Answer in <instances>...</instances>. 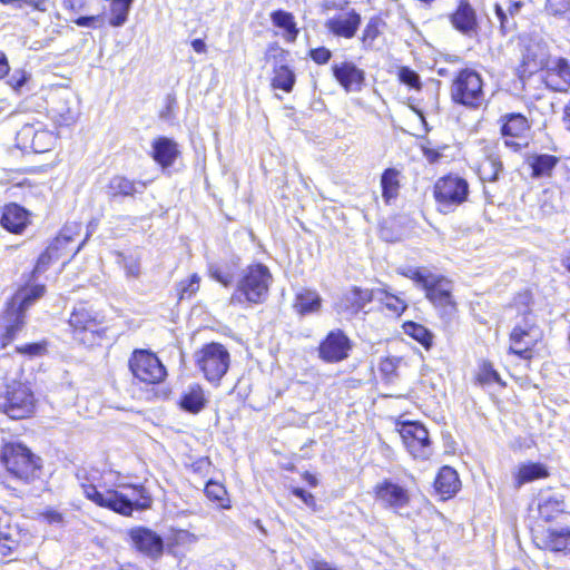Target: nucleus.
I'll return each instance as SVG.
<instances>
[{"label":"nucleus","instance_id":"nucleus-43","mask_svg":"<svg viewBox=\"0 0 570 570\" xmlns=\"http://www.w3.org/2000/svg\"><path fill=\"white\" fill-rule=\"evenodd\" d=\"M58 246L50 244L47 249L39 256L33 273L45 272L53 259L58 258Z\"/></svg>","mask_w":570,"mask_h":570},{"label":"nucleus","instance_id":"nucleus-2","mask_svg":"<svg viewBox=\"0 0 570 570\" xmlns=\"http://www.w3.org/2000/svg\"><path fill=\"white\" fill-rule=\"evenodd\" d=\"M399 273L425 291V297L440 311L442 317L454 316L456 304L452 297V283L449 279L432 273L426 267L407 266L400 268Z\"/></svg>","mask_w":570,"mask_h":570},{"label":"nucleus","instance_id":"nucleus-38","mask_svg":"<svg viewBox=\"0 0 570 570\" xmlns=\"http://www.w3.org/2000/svg\"><path fill=\"white\" fill-rule=\"evenodd\" d=\"M110 19L109 24L112 27H121L128 19L134 0H110Z\"/></svg>","mask_w":570,"mask_h":570},{"label":"nucleus","instance_id":"nucleus-12","mask_svg":"<svg viewBox=\"0 0 570 570\" xmlns=\"http://www.w3.org/2000/svg\"><path fill=\"white\" fill-rule=\"evenodd\" d=\"M73 337L81 343L91 342L99 325L98 314L85 303L77 304L68 320Z\"/></svg>","mask_w":570,"mask_h":570},{"label":"nucleus","instance_id":"nucleus-62","mask_svg":"<svg viewBox=\"0 0 570 570\" xmlns=\"http://www.w3.org/2000/svg\"><path fill=\"white\" fill-rule=\"evenodd\" d=\"M523 3L521 1H515L511 3L508 9L505 10L511 17L514 18L515 14H518L522 8Z\"/></svg>","mask_w":570,"mask_h":570},{"label":"nucleus","instance_id":"nucleus-22","mask_svg":"<svg viewBox=\"0 0 570 570\" xmlns=\"http://www.w3.org/2000/svg\"><path fill=\"white\" fill-rule=\"evenodd\" d=\"M360 24L361 16L356 11L351 10L326 20L325 28L337 37L351 39L355 36Z\"/></svg>","mask_w":570,"mask_h":570},{"label":"nucleus","instance_id":"nucleus-15","mask_svg":"<svg viewBox=\"0 0 570 570\" xmlns=\"http://www.w3.org/2000/svg\"><path fill=\"white\" fill-rule=\"evenodd\" d=\"M375 499L384 508L392 509L397 512L409 505L410 493L409 491L393 482L390 479H385L377 483L374 488Z\"/></svg>","mask_w":570,"mask_h":570},{"label":"nucleus","instance_id":"nucleus-41","mask_svg":"<svg viewBox=\"0 0 570 570\" xmlns=\"http://www.w3.org/2000/svg\"><path fill=\"white\" fill-rule=\"evenodd\" d=\"M377 301L396 315H401L407 307V304L403 299L387 293L385 289H377Z\"/></svg>","mask_w":570,"mask_h":570},{"label":"nucleus","instance_id":"nucleus-11","mask_svg":"<svg viewBox=\"0 0 570 570\" xmlns=\"http://www.w3.org/2000/svg\"><path fill=\"white\" fill-rule=\"evenodd\" d=\"M541 337L531 313H525L523 324H517L510 334V351L523 358H530L532 348Z\"/></svg>","mask_w":570,"mask_h":570},{"label":"nucleus","instance_id":"nucleus-17","mask_svg":"<svg viewBox=\"0 0 570 570\" xmlns=\"http://www.w3.org/2000/svg\"><path fill=\"white\" fill-rule=\"evenodd\" d=\"M544 70V83L548 88L564 92L570 88V62L563 57H552Z\"/></svg>","mask_w":570,"mask_h":570},{"label":"nucleus","instance_id":"nucleus-8","mask_svg":"<svg viewBox=\"0 0 570 570\" xmlns=\"http://www.w3.org/2000/svg\"><path fill=\"white\" fill-rule=\"evenodd\" d=\"M469 191V183L462 177L448 175L439 178L433 190L439 212H453L468 199Z\"/></svg>","mask_w":570,"mask_h":570},{"label":"nucleus","instance_id":"nucleus-44","mask_svg":"<svg viewBox=\"0 0 570 570\" xmlns=\"http://www.w3.org/2000/svg\"><path fill=\"white\" fill-rule=\"evenodd\" d=\"M209 274L215 281L225 287L230 286L234 282V276L229 268L218 264L209 265Z\"/></svg>","mask_w":570,"mask_h":570},{"label":"nucleus","instance_id":"nucleus-46","mask_svg":"<svg viewBox=\"0 0 570 570\" xmlns=\"http://www.w3.org/2000/svg\"><path fill=\"white\" fill-rule=\"evenodd\" d=\"M478 381L480 384L501 383V377L491 363L484 362L480 366Z\"/></svg>","mask_w":570,"mask_h":570},{"label":"nucleus","instance_id":"nucleus-64","mask_svg":"<svg viewBox=\"0 0 570 570\" xmlns=\"http://www.w3.org/2000/svg\"><path fill=\"white\" fill-rule=\"evenodd\" d=\"M563 122L566 128L570 131V101L566 105L563 110Z\"/></svg>","mask_w":570,"mask_h":570},{"label":"nucleus","instance_id":"nucleus-50","mask_svg":"<svg viewBox=\"0 0 570 570\" xmlns=\"http://www.w3.org/2000/svg\"><path fill=\"white\" fill-rule=\"evenodd\" d=\"M379 21L375 19L370 20L365 29L363 30L362 42L364 47H371L374 40L379 37Z\"/></svg>","mask_w":570,"mask_h":570},{"label":"nucleus","instance_id":"nucleus-55","mask_svg":"<svg viewBox=\"0 0 570 570\" xmlns=\"http://www.w3.org/2000/svg\"><path fill=\"white\" fill-rule=\"evenodd\" d=\"M309 56L314 62H316L318 65H324L330 61V59L332 57V52H331V50H328L325 47H320V48L312 49L309 51Z\"/></svg>","mask_w":570,"mask_h":570},{"label":"nucleus","instance_id":"nucleus-27","mask_svg":"<svg viewBox=\"0 0 570 570\" xmlns=\"http://www.w3.org/2000/svg\"><path fill=\"white\" fill-rule=\"evenodd\" d=\"M178 155L177 144L170 138L159 137L153 142V157L164 168L171 166Z\"/></svg>","mask_w":570,"mask_h":570},{"label":"nucleus","instance_id":"nucleus-49","mask_svg":"<svg viewBox=\"0 0 570 570\" xmlns=\"http://www.w3.org/2000/svg\"><path fill=\"white\" fill-rule=\"evenodd\" d=\"M205 493L208 499L222 503L226 495V489L218 482L208 481L205 487Z\"/></svg>","mask_w":570,"mask_h":570},{"label":"nucleus","instance_id":"nucleus-9","mask_svg":"<svg viewBox=\"0 0 570 570\" xmlns=\"http://www.w3.org/2000/svg\"><path fill=\"white\" fill-rule=\"evenodd\" d=\"M195 357L206 380L214 384H218L229 368V353L220 343L206 344Z\"/></svg>","mask_w":570,"mask_h":570},{"label":"nucleus","instance_id":"nucleus-52","mask_svg":"<svg viewBox=\"0 0 570 570\" xmlns=\"http://www.w3.org/2000/svg\"><path fill=\"white\" fill-rule=\"evenodd\" d=\"M124 268L128 277L138 278L140 276V262L132 256L124 258Z\"/></svg>","mask_w":570,"mask_h":570},{"label":"nucleus","instance_id":"nucleus-13","mask_svg":"<svg viewBox=\"0 0 570 570\" xmlns=\"http://www.w3.org/2000/svg\"><path fill=\"white\" fill-rule=\"evenodd\" d=\"M400 436L413 458L425 460L431 455L429 432L421 423H403L400 429Z\"/></svg>","mask_w":570,"mask_h":570},{"label":"nucleus","instance_id":"nucleus-51","mask_svg":"<svg viewBox=\"0 0 570 570\" xmlns=\"http://www.w3.org/2000/svg\"><path fill=\"white\" fill-rule=\"evenodd\" d=\"M29 79L28 73L24 70L17 69L9 76L8 85L16 91L20 90L27 80Z\"/></svg>","mask_w":570,"mask_h":570},{"label":"nucleus","instance_id":"nucleus-3","mask_svg":"<svg viewBox=\"0 0 570 570\" xmlns=\"http://www.w3.org/2000/svg\"><path fill=\"white\" fill-rule=\"evenodd\" d=\"M43 285L21 287L12 296L7 309L0 318V328L3 334L0 337V345L4 348L20 332L24 325L26 311L45 294Z\"/></svg>","mask_w":570,"mask_h":570},{"label":"nucleus","instance_id":"nucleus-6","mask_svg":"<svg viewBox=\"0 0 570 570\" xmlns=\"http://www.w3.org/2000/svg\"><path fill=\"white\" fill-rule=\"evenodd\" d=\"M450 96L454 104L469 109L480 108L485 100L481 76L473 69L460 70L451 83Z\"/></svg>","mask_w":570,"mask_h":570},{"label":"nucleus","instance_id":"nucleus-59","mask_svg":"<svg viewBox=\"0 0 570 570\" xmlns=\"http://www.w3.org/2000/svg\"><path fill=\"white\" fill-rule=\"evenodd\" d=\"M9 62H8V59H7V56L0 51V78H3L4 76L8 75L9 72Z\"/></svg>","mask_w":570,"mask_h":570},{"label":"nucleus","instance_id":"nucleus-16","mask_svg":"<svg viewBox=\"0 0 570 570\" xmlns=\"http://www.w3.org/2000/svg\"><path fill=\"white\" fill-rule=\"evenodd\" d=\"M351 342L341 330L331 331L318 347L320 357L328 363H337L348 356Z\"/></svg>","mask_w":570,"mask_h":570},{"label":"nucleus","instance_id":"nucleus-61","mask_svg":"<svg viewBox=\"0 0 570 570\" xmlns=\"http://www.w3.org/2000/svg\"><path fill=\"white\" fill-rule=\"evenodd\" d=\"M191 47L198 53H204L206 51V43L203 39H194L191 41Z\"/></svg>","mask_w":570,"mask_h":570},{"label":"nucleus","instance_id":"nucleus-35","mask_svg":"<svg viewBox=\"0 0 570 570\" xmlns=\"http://www.w3.org/2000/svg\"><path fill=\"white\" fill-rule=\"evenodd\" d=\"M503 169L502 161L497 154H487L479 165V176L482 180L495 181Z\"/></svg>","mask_w":570,"mask_h":570},{"label":"nucleus","instance_id":"nucleus-14","mask_svg":"<svg viewBox=\"0 0 570 570\" xmlns=\"http://www.w3.org/2000/svg\"><path fill=\"white\" fill-rule=\"evenodd\" d=\"M533 540L540 549L570 552V523L550 524L542 530H537Z\"/></svg>","mask_w":570,"mask_h":570},{"label":"nucleus","instance_id":"nucleus-40","mask_svg":"<svg viewBox=\"0 0 570 570\" xmlns=\"http://www.w3.org/2000/svg\"><path fill=\"white\" fill-rule=\"evenodd\" d=\"M403 328L405 334L421 343L426 350L433 345V334L425 326L414 322H406Z\"/></svg>","mask_w":570,"mask_h":570},{"label":"nucleus","instance_id":"nucleus-4","mask_svg":"<svg viewBox=\"0 0 570 570\" xmlns=\"http://www.w3.org/2000/svg\"><path fill=\"white\" fill-rule=\"evenodd\" d=\"M272 274L263 264L248 266L237 281L230 296L232 305L261 304L267 296L272 283Z\"/></svg>","mask_w":570,"mask_h":570},{"label":"nucleus","instance_id":"nucleus-7","mask_svg":"<svg viewBox=\"0 0 570 570\" xmlns=\"http://www.w3.org/2000/svg\"><path fill=\"white\" fill-rule=\"evenodd\" d=\"M36 407V399L31 389L18 381L6 384L4 393L0 395V412L12 420L29 417Z\"/></svg>","mask_w":570,"mask_h":570},{"label":"nucleus","instance_id":"nucleus-30","mask_svg":"<svg viewBox=\"0 0 570 570\" xmlns=\"http://www.w3.org/2000/svg\"><path fill=\"white\" fill-rule=\"evenodd\" d=\"M560 159L557 156L549 154L533 155L528 159L531 167V177L539 179L551 177L553 169L559 164Z\"/></svg>","mask_w":570,"mask_h":570},{"label":"nucleus","instance_id":"nucleus-25","mask_svg":"<svg viewBox=\"0 0 570 570\" xmlns=\"http://www.w3.org/2000/svg\"><path fill=\"white\" fill-rule=\"evenodd\" d=\"M453 27L463 35L471 36L476 31V14L466 0H462L454 13L451 14Z\"/></svg>","mask_w":570,"mask_h":570},{"label":"nucleus","instance_id":"nucleus-58","mask_svg":"<svg viewBox=\"0 0 570 570\" xmlns=\"http://www.w3.org/2000/svg\"><path fill=\"white\" fill-rule=\"evenodd\" d=\"M43 518L50 523V524H62L63 523V515L62 513L56 511V510H48L43 513Z\"/></svg>","mask_w":570,"mask_h":570},{"label":"nucleus","instance_id":"nucleus-26","mask_svg":"<svg viewBox=\"0 0 570 570\" xmlns=\"http://www.w3.org/2000/svg\"><path fill=\"white\" fill-rule=\"evenodd\" d=\"M28 212L17 205L10 204L4 207L1 216V225L4 229L13 234H20L29 223Z\"/></svg>","mask_w":570,"mask_h":570},{"label":"nucleus","instance_id":"nucleus-57","mask_svg":"<svg viewBox=\"0 0 570 570\" xmlns=\"http://www.w3.org/2000/svg\"><path fill=\"white\" fill-rule=\"evenodd\" d=\"M100 20L99 16H82L75 20V23L79 27L95 28L96 22Z\"/></svg>","mask_w":570,"mask_h":570},{"label":"nucleus","instance_id":"nucleus-60","mask_svg":"<svg viewBox=\"0 0 570 570\" xmlns=\"http://www.w3.org/2000/svg\"><path fill=\"white\" fill-rule=\"evenodd\" d=\"M41 350V346L38 344H27L22 347H19L18 351L24 354L36 355Z\"/></svg>","mask_w":570,"mask_h":570},{"label":"nucleus","instance_id":"nucleus-29","mask_svg":"<svg viewBox=\"0 0 570 570\" xmlns=\"http://www.w3.org/2000/svg\"><path fill=\"white\" fill-rule=\"evenodd\" d=\"M272 23L283 30V38L287 42H295L299 29L296 26L295 18L291 12L278 9L271 13Z\"/></svg>","mask_w":570,"mask_h":570},{"label":"nucleus","instance_id":"nucleus-10","mask_svg":"<svg viewBox=\"0 0 570 570\" xmlns=\"http://www.w3.org/2000/svg\"><path fill=\"white\" fill-rule=\"evenodd\" d=\"M132 375L146 384L161 382L167 372L159 358L147 350H136L129 358Z\"/></svg>","mask_w":570,"mask_h":570},{"label":"nucleus","instance_id":"nucleus-18","mask_svg":"<svg viewBox=\"0 0 570 570\" xmlns=\"http://www.w3.org/2000/svg\"><path fill=\"white\" fill-rule=\"evenodd\" d=\"M333 76L346 92H358L365 83V71L352 61L332 66Z\"/></svg>","mask_w":570,"mask_h":570},{"label":"nucleus","instance_id":"nucleus-24","mask_svg":"<svg viewBox=\"0 0 570 570\" xmlns=\"http://www.w3.org/2000/svg\"><path fill=\"white\" fill-rule=\"evenodd\" d=\"M146 183L141 180H130L125 176H114L107 185V195L110 198L129 197L136 194H142L146 189Z\"/></svg>","mask_w":570,"mask_h":570},{"label":"nucleus","instance_id":"nucleus-39","mask_svg":"<svg viewBox=\"0 0 570 570\" xmlns=\"http://www.w3.org/2000/svg\"><path fill=\"white\" fill-rule=\"evenodd\" d=\"M377 291L353 287V289L347 295V301L351 303L353 312L358 313L366 306V304L373 299H377Z\"/></svg>","mask_w":570,"mask_h":570},{"label":"nucleus","instance_id":"nucleus-23","mask_svg":"<svg viewBox=\"0 0 570 570\" xmlns=\"http://www.w3.org/2000/svg\"><path fill=\"white\" fill-rule=\"evenodd\" d=\"M564 508V502L560 498L542 495L538 510L540 518L546 522L559 521L558 524L570 523V513Z\"/></svg>","mask_w":570,"mask_h":570},{"label":"nucleus","instance_id":"nucleus-21","mask_svg":"<svg viewBox=\"0 0 570 570\" xmlns=\"http://www.w3.org/2000/svg\"><path fill=\"white\" fill-rule=\"evenodd\" d=\"M552 59L549 48L546 42L541 40H530L522 52V63L524 71L530 75L543 70L549 61Z\"/></svg>","mask_w":570,"mask_h":570},{"label":"nucleus","instance_id":"nucleus-5","mask_svg":"<svg viewBox=\"0 0 570 570\" xmlns=\"http://www.w3.org/2000/svg\"><path fill=\"white\" fill-rule=\"evenodd\" d=\"M1 462L7 471L16 479L30 483L39 478V458L21 443H8L1 451Z\"/></svg>","mask_w":570,"mask_h":570},{"label":"nucleus","instance_id":"nucleus-32","mask_svg":"<svg viewBox=\"0 0 570 570\" xmlns=\"http://www.w3.org/2000/svg\"><path fill=\"white\" fill-rule=\"evenodd\" d=\"M20 135L26 138L31 137L30 147L35 153H45L49 150L56 140L52 132L48 130H35L33 126L30 125H26L21 129Z\"/></svg>","mask_w":570,"mask_h":570},{"label":"nucleus","instance_id":"nucleus-33","mask_svg":"<svg viewBox=\"0 0 570 570\" xmlns=\"http://www.w3.org/2000/svg\"><path fill=\"white\" fill-rule=\"evenodd\" d=\"M179 404L186 412L194 414L200 412L206 405L203 389L198 384L189 386L183 394Z\"/></svg>","mask_w":570,"mask_h":570},{"label":"nucleus","instance_id":"nucleus-56","mask_svg":"<svg viewBox=\"0 0 570 570\" xmlns=\"http://www.w3.org/2000/svg\"><path fill=\"white\" fill-rule=\"evenodd\" d=\"M18 547V543L6 537H0V557H9L13 550Z\"/></svg>","mask_w":570,"mask_h":570},{"label":"nucleus","instance_id":"nucleus-48","mask_svg":"<svg viewBox=\"0 0 570 570\" xmlns=\"http://www.w3.org/2000/svg\"><path fill=\"white\" fill-rule=\"evenodd\" d=\"M397 75L402 83L413 89H421V79L416 71L409 67H401Z\"/></svg>","mask_w":570,"mask_h":570},{"label":"nucleus","instance_id":"nucleus-42","mask_svg":"<svg viewBox=\"0 0 570 570\" xmlns=\"http://www.w3.org/2000/svg\"><path fill=\"white\" fill-rule=\"evenodd\" d=\"M546 10L549 14L570 23V0H547Z\"/></svg>","mask_w":570,"mask_h":570},{"label":"nucleus","instance_id":"nucleus-47","mask_svg":"<svg viewBox=\"0 0 570 570\" xmlns=\"http://www.w3.org/2000/svg\"><path fill=\"white\" fill-rule=\"evenodd\" d=\"M79 230H80L79 224H77V223L67 224L61 229L59 235L55 238L52 244H56V246H58V248L60 249V247L70 243L73 239V235L78 234Z\"/></svg>","mask_w":570,"mask_h":570},{"label":"nucleus","instance_id":"nucleus-45","mask_svg":"<svg viewBox=\"0 0 570 570\" xmlns=\"http://www.w3.org/2000/svg\"><path fill=\"white\" fill-rule=\"evenodd\" d=\"M494 11L497 19L500 22V30L503 36L515 29V20L505 11V9H503L500 4L497 3L494 6Z\"/></svg>","mask_w":570,"mask_h":570},{"label":"nucleus","instance_id":"nucleus-37","mask_svg":"<svg viewBox=\"0 0 570 570\" xmlns=\"http://www.w3.org/2000/svg\"><path fill=\"white\" fill-rule=\"evenodd\" d=\"M295 73L294 71L285 65L276 67L274 69V77L272 79V86L277 89H282L285 92H291L295 85Z\"/></svg>","mask_w":570,"mask_h":570},{"label":"nucleus","instance_id":"nucleus-36","mask_svg":"<svg viewBox=\"0 0 570 570\" xmlns=\"http://www.w3.org/2000/svg\"><path fill=\"white\" fill-rule=\"evenodd\" d=\"M548 475L547 468L541 463L523 464L519 468V472L515 476V487L520 488L525 483L547 478Z\"/></svg>","mask_w":570,"mask_h":570},{"label":"nucleus","instance_id":"nucleus-1","mask_svg":"<svg viewBox=\"0 0 570 570\" xmlns=\"http://www.w3.org/2000/svg\"><path fill=\"white\" fill-rule=\"evenodd\" d=\"M77 479L80 482L85 497L99 507L112 510L121 515L129 517L134 510L144 511L151 507L153 499L148 491L141 485L128 488L129 493H122L117 490H98L99 472L82 469L77 472Z\"/></svg>","mask_w":570,"mask_h":570},{"label":"nucleus","instance_id":"nucleus-31","mask_svg":"<svg viewBox=\"0 0 570 570\" xmlns=\"http://www.w3.org/2000/svg\"><path fill=\"white\" fill-rule=\"evenodd\" d=\"M435 490L444 495L452 497L460 488V480L456 471L450 466H443L434 482Z\"/></svg>","mask_w":570,"mask_h":570},{"label":"nucleus","instance_id":"nucleus-34","mask_svg":"<svg viewBox=\"0 0 570 570\" xmlns=\"http://www.w3.org/2000/svg\"><path fill=\"white\" fill-rule=\"evenodd\" d=\"M400 175L401 173L397 169L387 168L381 176L382 197L386 204L396 198L399 195Z\"/></svg>","mask_w":570,"mask_h":570},{"label":"nucleus","instance_id":"nucleus-28","mask_svg":"<svg viewBox=\"0 0 570 570\" xmlns=\"http://www.w3.org/2000/svg\"><path fill=\"white\" fill-rule=\"evenodd\" d=\"M322 306V297L314 289L302 288L295 295L293 308L301 316L317 313Z\"/></svg>","mask_w":570,"mask_h":570},{"label":"nucleus","instance_id":"nucleus-19","mask_svg":"<svg viewBox=\"0 0 570 570\" xmlns=\"http://www.w3.org/2000/svg\"><path fill=\"white\" fill-rule=\"evenodd\" d=\"M501 134L505 138V146L518 151L522 145L513 140L514 138H521L530 129L528 119L521 114H507L501 116Z\"/></svg>","mask_w":570,"mask_h":570},{"label":"nucleus","instance_id":"nucleus-53","mask_svg":"<svg viewBox=\"0 0 570 570\" xmlns=\"http://www.w3.org/2000/svg\"><path fill=\"white\" fill-rule=\"evenodd\" d=\"M199 281L200 278L198 277V275L194 274L186 284L181 283L180 298H184L186 295L191 296L193 294H195L199 288Z\"/></svg>","mask_w":570,"mask_h":570},{"label":"nucleus","instance_id":"nucleus-63","mask_svg":"<svg viewBox=\"0 0 570 570\" xmlns=\"http://www.w3.org/2000/svg\"><path fill=\"white\" fill-rule=\"evenodd\" d=\"M313 570H337V569L332 567L330 563H327L325 561H315L313 564Z\"/></svg>","mask_w":570,"mask_h":570},{"label":"nucleus","instance_id":"nucleus-20","mask_svg":"<svg viewBox=\"0 0 570 570\" xmlns=\"http://www.w3.org/2000/svg\"><path fill=\"white\" fill-rule=\"evenodd\" d=\"M129 537L138 551L150 558H158L163 554L164 541L155 531L137 527L129 531Z\"/></svg>","mask_w":570,"mask_h":570},{"label":"nucleus","instance_id":"nucleus-54","mask_svg":"<svg viewBox=\"0 0 570 570\" xmlns=\"http://www.w3.org/2000/svg\"><path fill=\"white\" fill-rule=\"evenodd\" d=\"M292 493L301 499L309 509H312L313 511H316L317 510V504H316V500L314 498V495L307 491H305L304 489L302 488H294L292 490Z\"/></svg>","mask_w":570,"mask_h":570}]
</instances>
